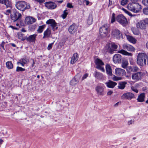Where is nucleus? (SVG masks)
I'll use <instances>...</instances> for the list:
<instances>
[{
	"label": "nucleus",
	"mask_w": 148,
	"mask_h": 148,
	"mask_svg": "<svg viewBox=\"0 0 148 148\" xmlns=\"http://www.w3.org/2000/svg\"><path fill=\"white\" fill-rule=\"evenodd\" d=\"M137 63L140 66H144L148 62V56L145 53H139L137 58Z\"/></svg>",
	"instance_id": "f257e3e1"
},
{
	"label": "nucleus",
	"mask_w": 148,
	"mask_h": 148,
	"mask_svg": "<svg viewBox=\"0 0 148 148\" xmlns=\"http://www.w3.org/2000/svg\"><path fill=\"white\" fill-rule=\"evenodd\" d=\"M110 31L109 26L107 24L102 25L99 29V34L101 38L106 37Z\"/></svg>",
	"instance_id": "f03ea898"
},
{
	"label": "nucleus",
	"mask_w": 148,
	"mask_h": 148,
	"mask_svg": "<svg viewBox=\"0 0 148 148\" xmlns=\"http://www.w3.org/2000/svg\"><path fill=\"white\" fill-rule=\"evenodd\" d=\"M16 6L18 10L22 11H24L30 8V5L29 3L23 1L17 2L16 4Z\"/></svg>",
	"instance_id": "7ed1b4c3"
},
{
	"label": "nucleus",
	"mask_w": 148,
	"mask_h": 148,
	"mask_svg": "<svg viewBox=\"0 0 148 148\" xmlns=\"http://www.w3.org/2000/svg\"><path fill=\"white\" fill-rule=\"evenodd\" d=\"M105 88V86L103 84L99 83L95 89L97 94L99 96L103 95Z\"/></svg>",
	"instance_id": "20e7f679"
},
{
	"label": "nucleus",
	"mask_w": 148,
	"mask_h": 148,
	"mask_svg": "<svg viewBox=\"0 0 148 148\" xmlns=\"http://www.w3.org/2000/svg\"><path fill=\"white\" fill-rule=\"evenodd\" d=\"M116 21L123 26L127 24V21L126 18L123 15H118L116 18Z\"/></svg>",
	"instance_id": "39448f33"
},
{
	"label": "nucleus",
	"mask_w": 148,
	"mask_h": 148,
	"mask_svg": "<svg viewBox=\"0 0 148 148\" xmlns=\"http://www.w3.org/2000/svg\"><path fill=\"white\" fill-rule=\"evenodd\" d=\"M95 63L96 65V68L101 70L103 72H104L105 70L103 67L104 64L101 60L97 58L95 60Z\"/></svg>",
	"instance_id": "423d86ee"
},
{
	"label": "nucleus",
	"mask_w": 148,
	"mask_h": 148,
	"mask_svg": "<svg viewBox=\"0 0 148 148\" xmlns=\"http://www.w3.org/2000/svg\"><path fill=\"white\" fill-rule=\"evenodd\" d=\"M46 23L51 27L53 31L56 30L58 28V25L53 19H50L46 21Z\"/></svg>",
	"instance_id": "0eeeda50"
},
{
	"label": "nucleus",
	"mask_w": 148,
	"mask_h": 148,
	"mask_svg": "<svg viewBox=\"0 0 148 148\" xmlns=\"http://www.w3.org/2000/svg\"><path fill=\"white\" fill-rule=\"evenodd\" d=\"M111 35L114 38L120 39L122 36V34L119 30L117 29H115L112 30Z\"/></svg>",
	"instance_id": "6e6552de"
},
{
	"label": "nucleus",
	"mask_w": 148,
	"mask_h": 148,
	"mask_svg": "<svg viewBox=\"0 0 148 148\" xmlns=\"http://www.w3.org/2000/svg\"><path fill=\"white\" fill-rule=\"evenodd\" d=\"M134 97L133 94L128 92L123 94L121 96V98L122 99H126L130 100Z\"/></svg>",
	"instance_id": "1a4fd4ad"
},
{
	"label": "nucleus",
	"mask_w": 148,
	"mask_h": 148,
	"mask_svg": "<svg viewBox=\"0 0 148 148\" xmlns=\"http://www.w3.org/2000/svg\"><path fill=\"white\" fill-rule=\"evenodd\" d=\"M146 23L145 19L141 20L136 24V26L138 29H146Z\"/></svg>",
	"instance_id": "9d476101"
},
{
	"label": "nucleus",
	"mask_w": 148,
	"mask_h": 148,
	"mask_svg": "<svg viewBox=\"0 0 148 148\" xmlns=\"http://www.w3.org/2000/svg\"><path fill=\"white\" fill-rule=\"evenodd\" d=\"M21 14L18 12H14L11 15L12 19L14 22L21 18Z\"/></svg>",
	"instance_id": "9b49d317"
},
{
	"label": "nucleus",
	"mask_w": 148,
	"mask_h": 148,
	"mask_svg": "<svg viewBox=\"0 0 148 148\" xmlns=\"http://www.w3.org/2000/svg\"><path fill=\"white\" fill-rule=\"evenodd\" d=\"M142 76V73L138 72L133 74L132 75V79L136 82L138 81L141 79Z\"/></svg>",
	"instance_id": "f8f14e48"
},
{
	"label": "nucleus",
	"mask_w": 148,
	"mask_h": 148,
	"mask_svg": "<svg viewBox=\"0 0 148 148\" xmlns=\"http://www.w3.org/2000/svg\"><path fill=\"white\" fill-rule=\"evenodd\" d=\"M45 6L48 8L50 9H53L56 8V5L53 2L51 1L47 2L45 3Z\"/></svg>",
	"instance_id": "ddd939ff"
},
{
	"label": "nucleus",
	"mask_w": 148,
	"mask_h": 148,
	"mask_svg": "<svg viewBox=\"0 0 148 148\" xmlns=\"http://www.w3.org/2000/svg\"><path fill=\"white\" fill-rule=\"evenodd\" d=\"M113 62L115 63L120 62L121 60V55L118 54H115L113 56Z\"/></svg>",
	"instance_id": "4468645a"
},
{
	"label": "nucleus",
	"mask_w": 148,
	"mask_h": 148,
	"mask_svg": "<svg viewBox=\"0 0 148 148\" xmlns=\"http://www.w3.org/2000/svg\"><path fill=\"white\" fill-rule=\"evenodd\" d=\"M36 21L35 18L30 16L27 17L25 20V23L27 24H31L33 23Z\"/></svg>",
	"instance_id": "2eb2a0df"
},
{
	"label": "nucleus",
	"mask_w": 148,
	"mask_h": 148,
	"mask_svg": "<svg viewBox=\"0 0 148 148\" xmlns=\"http://www.w3.org/2000/svg\"><path fill=\"white\" fill-rule=\"evenodd\" d=\"M123 48L128 51H133L135 50V49L132 46L128 44H125L123 45Z\"/></svg>",
	"instance_id": "dca6fc26"
},
{
	"label": "nucleus",
	"mask_w": 148,
	"mask_h": 148,
	"mask_svg": "<svg viewBox=\"0 0 148 148\" xmlns=\"http://www.w3.org/2000/svg\"><path fill=\"white\" fill-rule=\"evenodd\" d=\"M37 36L36 34L30 35L26 38V40L29 42L35 43Z\"/></svg>",
	"instance_id": "f3484780"
},
{
	"label": "nucleus",
	"mask_w": 148,
	"mask_h": 148,
	"mask_svg": "<svg viewBox=\"0 0 148 148\" xmlns=\"http://www.w3.org/2000/svg\"><path fill=\"white\" fill-rule=\"evenodd\" d=\"M77 27L74 24L71 25L69 28V31L70 34H74L77 31Z\"/></svg>",
	"instance_id": "a211bd4d"
},
{
	"label": "nucleus",
	"mask_w": 148,
	"mask_h": 148,
	"mask_svg": "<svg viewBox=\"0 0 148 148\" xmlns=\"http://www.w3.org/2000/svg\"><path fill=\"white\" fill-rule=\"evenodd\" d=\"M0 3L5 4L7 8H9L10 9L12 8L11 3L8 0H0Z\"/></svg>",
	"instance_id": "6ab92c4d"
},
{
	"label": "nucleus",
	"mask_w": 148,
	"mask_h": 148,
	"mask_svg": "<svg viewBox=\"0 0 148 148\" xmlns=\"http://www.w3.org/2000/svg\"><path fill=\"white\" fill-rule=\"evenodd\" d=\"M107 86L110 88H113L117 85V83L111 80L105 83Z\"/></svg>",
	"instance_id": "aec40b11"
},
{
	"label": "nucleus",
	"mask_w": 148,
	"mask_h": 148,
	"mask_svg": "<svg viewBox=\"0 0 148 148\" xmlns=\"http://www.w3.org/2000/svg\"><path fill=\"white\" fill-rule=\"evenodd\" d=\"M125 73L124 70L121 69L117 68L115 70V73L117 75L121 76Z\"/></svg>",
	"instance_id": "412c9836"
},
{
	"label": "nucleus",
	"mask_w": 148,
	"mask_h": 148,
	"mask_svg": "<svg viewBox=\"0 0 148 148\" xmlns=\"http://www.w3.org/2000/svg\"><path fill=\"white\" fill-rule=\"evenodd\" d=\"M51 30L50 28H48L45 30L43 33V38H49L51 35Z\"/></svg>",
	"instance_id": "4be33fe9"
},
{
	"label": "nucleus",
	"mask_w": 148,
	"mask_h": 148,
	"mask_svg": "<svg viewBox=\"0 0 148 148\" xmlns=\"http://www.w3.org/2000/svg\"><path fill=\"white\" fill-rule=\"evenodd\" d=\"M78 59V55L77 53L73 54L71 58V63L72 64H74Z\"/></svg>",
	"instance_id": "5701e85b"
},
{
	"label": "nucleus",
	"mask_w": 148,
	"mask_h": 148,
	"mask_svg": "<svg viewBox=\"0 0 148 148\" xmlns=\"http://www.w3.org/2000/svg\"><path fill=\"white\" fill-rule=\"evenodd\" d=\"M106 71L107 74L110 76L112 75V69L111 66L108 64H106Z\"/></svg>",
	"instance_id": "b1692460"
},
{
	"label": "nucleus",
	"mask_w": 148,
	"mask_h": 148,
	"mask_svg": "<svg viewBox=\"0 0 148 148\" xmlns=\"http://www.w3.org/2000/svg\"><path fill=\"white\" fill-rule=\"evenodd\" d=\"M126 36L127 40L130 42L134 44L136 42V39L132 36L127 35H126Z\"/></svg>",
	"instance_id": "393cba45"
},
{
	"label": "nucleus",
	"mask_w": 148,
	"mask_h": 148,
	"mask_svg": "<svg viewBox=\"0 0 148 148\" xmlns=\"http://www.w3.org/2000/svg\"><path fill=\"white\" fill-rule=\"evenodd\" d=\"M94 75L96 78L99 79H101L103 78V76L102 73L95 71L94 73Z\"/></svg>",
	"instance_id": "a878e982"
},
{
	"label": "nucleus",
	"mask_w": 148,
	"mask_h": 148,
	"mask_svg": "<svg viewBox=\"0 0 148 148\" xmlns=\"http://www.w3.org/2000/svg\"><path fill=\"white\" fill-rule=\"evenodd\" d=\"M118 53L125 56H132V53H129L124 49H121L119 51Z\"/></svg>",
	"instance_id": "bb28decb"
},
{
	"label": "nucleus",
	"mask_w": 148,
	"mask_h": 148,
	"mask_svg": "<svg viewBox=\"0 0 148 148\" xmlns=\"http://www.w3.org/2000/svg\"><path fill=\"white\" fill-rule=\"evenodd\" d=\"M145 98V94L142 93L138 96L137 100L138 102H142L144 101Z\"/></svg>",
	"instance_id": "cd10ccee"
},
{
	"label": "nucleus",
	"mask_w": 148,
	"mask_h": 148,
	"mask_svg": "<svg viewBox=\"0 0 148 148\" xmlns=\"http://www.w3.org/2000/svg\"><path fill=\"white\" fill-rule=\"evenodd\" d=\"M127 9L134 12H135V5L134 3H129L127 6Z\"/></svg>",
	"instance_id": "c85d7f7f"
},
{
	"label": "nucleus",
	"mask_w": 148,
	"mask_h": 148,
	"mask_svg": "<svg viewBox=\"0 0 148 148\" xmlns=\"http://www.w3.org/2000/svg\"><path fill=\"white\" fill-rule=\"evenodd\" d=\"M127 84V82H120L119 83L118 86V88L119 89H121V90L123 89L125 86V85Z\"/></svg>",
	"instance_id": "c756f323"
},
{
	"label": "nucleus",
	"mask_w": 148,
	"mask_h": 148,
	"mask_svg": "<svg viewBox=\"0 0 148 148\" xmlns=\"http://www.w3.org/2000/svg\"><path fill=\"white\" fill-rule=\"evenodd\" d=\"M28 62L27 60L25 59H23L19 60V62L17 63L18 65L20 64L23 66H24L25 64H26Z\"/></svg>",
	"instance_id": "7c9ffc66"
},
{
	"label": "nucleus",
	"mask_w": 148,
	"mask_h": 148,
	"mask_svg": "<svg viewBox=\"0 0 148 148\" xmlns=\"http://www.w3.org/2000/svg\"><path fill=\"white\" fill-rule=\"evenodd\" d=\"M135 5V12H138L141 8V6L138 3H134Z\"/></svg>",
	"instance_id": "2f4dec72"
},
{
	"label": "nucleus",
	"mask_w": 148,
	"mask_h": 148,
	"mask_svg": "<svg viewBox=\"0 0 148 148\" xmlns=\"http://www.w3.org/2000/svg\"><path fill=\"white\" fill-rule=\"evenodd\" d=\"M105 50L106 51L112 53L114 51V50L111 48L110 44H107L105 47Z\"/></svg>",
	"instance_id": "473e14b6"
},
{
	"label": "nucleus",
	"mask_w": 148,
	"mask_h": 148,
	"mask_svg": "<svg viewBox=\"0 0 148 148\" xmlns=\"http://www.w3.org/2000/svg\"><path fill=\"white\" fill-rule=\"evenodd\" d=\"M77 76L75 77V78L72 79L70 82V84L73 86L77 84L78 81L77 78Z\"/></svg>",
	"instance_id": "72a5a7b5"
},
{
	"label": "nucleus",
	"mask_w": 148,
	"mask_h": 148,
	"mask_svg": "<svg viewBox=\"0 0 148 148\" xmlns=\"http://www.w3.org/2000/svg\"><path fill=\"white\" fill-rule=\"evenodd\" d=\"M93 21V16L92 15H90L87 20V23L89 25L92 24Z\"/></svg>",
	"instance_id": "f704fd0d"
},
{
	"label": "nucleus",
	"mask_w": 148,
	"mask_h": 148,
	"mask_svg": "<svg viewBox=\"0 0 148 148\" xmlns=\"http://www.w3.org/2000/svg\"><path fill=\"white\" fill-rule=\"evenodd\" d=\"M6 67L9 69H12L13 68V65L11 61H8L6 63Z\"/></svg>",
	"instance_id": "c9c22d12"
},
{
	"label": "nucleus",
	"mask_w": 148,
	"mask_h": 148,
	"mask_svg": "<svg viewBox=\"0 0 148 148\" xmlns=\"http://www.w3.org/2000/svg\"><path fill=\"white\" fill-rule=\"evenodd\" d=\"M45 27V25L39 26L37 30V31L39 33H41L43 32L44 29Z\"/></svg>",
	"instance_id": "e433bc0d"
},
{
	"label": "nucleus",
	"mask_w": 148,
	"mask_h": 148,
	"mask_svg": "<svg viewBox=\"0 0 148 148\" xmlns=\"http://www.w3.org/2000/svg\"><path fill=\"white\" fill-rule=\"evenodd\" d=\"M128 64V62L127 61L125 60L123 61L121 65L122 67L124 69L126 68L127 67Z\"/></svg>",
	"instance_id": "4c0bfd02"
},
{
	"label": "nucleus",
	"mask_w": 148,
	"mask_h": 148,
	"mask_svg": "<svg viewBox=\"0 0 148 148\" xmlns=\"http://www.w3.org/2000/svg\"><path fill=\"white\" fill-rule=\"evenodd\" d=\"M18 38L22 40H25L24 35L21 33H19L18 34Z\"/></svg>",
	"instance_id": "58836bf2"
},
{
	"label": "nucleus",
	"mask_w": 148,
	"mask_h": 148,
	"mask_svg": "<svg viewBox=\"0 0 148 148\" xmlns=\"http://www.w3.org/2000/svg\"><path fill=\"white\" fill-rule=\"evenodd\" d=\"M25 70V69L21 67L18 66L16 67V71L17 72H22Z\"/></svg>",
	"instance_id": "ea45409f"
},
{
	"label": "nucleus",
	"mask_w": 148,
	"mask_h": 148,
	"mask_svg": "<svg viewBox=\"0 0 148 148\" xmlns=\"http://www.w3.org/2000/svg\"><path fill=\"white\" fill-rule=\"evenodd\" d=\"M115 15L114 13H113L112 14L111 18V23H113L115 21Z\"/></svg>",
	"instance_id": "a19ab883"
},
{
	"label": "nucleus",
	"mask_w": 148,
	"mask_h": 148,
	"mask_svg": "<svg viewBox=\"0 0 148 148\" xmlns=\"http://www.w3.org/2000/svg\"><path fill=\"white\" fill-rule=\"evenodd\" d=\"M68 14V12H67V10H64L63 14L62 15V18L64 19L65 18L66 16Z\"/></svg>",
	"instance_id": "79ce46f5"
},
{
	"label": "nucleus",
	"mask_w": 148,
	"mask_h": 148,
	"mask_svg": "<svg viewBox=\"0 0 148 148\" xmlns=\"http://www.w3.org/2000/svg\"><path fill=\"white\" fill-rule=\"evenodd\" d=\"M111 47L112 48V49L115 50L118 47L117 45L114 43H112L111 45Z\"/></svg>",
	"instance_id": "37998d69"
},
{
	"label": "nucleus",
	"mask_w": 148,
	"mask_h": 148,
	"mask_svg": "<svg viewBox=\"0 0 148 148\" xmlns=\"http://www.w3.org/2000/svg\"><path fill=\"white\" fill-rule=\"evenodd\" d=\"M142 3L145 6L148 7V0H142Z\"/></svg>",
	"instance_id": "c03bdc74"
},
{
	"label": "nucleus",
	"mask_w": 148,
	"mask_h": 148,
	"mask_svg": "<svg viewBox=\"0 0 148 148\" xmlns=\"http://www.w3.org/2000/svg\"><path fill=\"white\" fill-rule=\"evenodd\" d=\"M128 2V0H122L121 1V4L122 5H124Z\"/></svg>",
	"instance_id": "a18cd8bd"
},
{
	"label": "nucleus",
	"mask_w": 148,
	"mask_h": 148,
	"mask_svg": "<svg viewBox=\"0 0 148 148\" xmlns=\"http://www.w3.org/2000/svg\"><path fill=\"white\" fill-rule=\"evenodd\" d=\"M143 11L144 14L148 15V7L144 8L143 9Z\"/></svg>",
	"instance_id": "49530a36"
},
{
	"label": "nucleus",
	"mask_w": 148,
	"mask_h": 148,
	"mask_svg": "<svg viewBox=\"0 0 148 148\" xmlns=\"http://www.w3.org/2000/svg\"><path fill=\"white\" fill-rule=\"evenodd\" d=\"M123 10L124 11V12L126 13V14L128 15L129 16H133L132 14L130 12H129L127 10H126V9L123 8Z\"/></svg>",
	"instance_id": "de8ad7c7"
},
{
	"label": "nucleus",
	"mask_w": 148,
	"mask_h": 148,
	"mask_svg": "<svg viewBox=\"0 0 148 148\" xmlns=\"http://www.w3.org/2000/svg\"><path fill=\"white\" fill-rule=\"evenodd\" d=\"M121 77H118L114 75L112 77V79L114 81H117L121 79Z\"/></svg>",
	"instance_id": "09e8293b"
},
{
	"label": "nucleus",
	"mask_w": 148,
	"mask_h": 148,
	"mask_svg": "<svg viewBox=\"0 0 148 148\" xmlns=\"http://www.w3.org/2000/svg\"><path fill=\"white\" fill-rule=\"evenodd\" d=\"M131 89L134 92H135L136 93L138 92V90L134 86H132L131 87Z\"/></svg>",
	"instance_id": "8fccbe9b"
},
{
	"label": "nucleus",
	"mask_w": 148,
	"mask_h": 148,
	"mask_svg": "<svg viewBox=\"0 0 148 148\" xmlns=\"http://www.w3.org/2000/svg\"><path fill=\"white\" fill-rule=\"evenodd\" d=\"M139 68L138 67L136 66H134L133 67V72H136L138 70Z\"/></svg>",
	"instance_id": "3c124183"
},
{
	"label": "nucleus",
	"mask_w": 148,
	"mask_h": 148,
	"mask_svg": "<svg viewBox=\"0 0 148 148\" xmlns=\"http://www.w3.org/2000/svg\"><path fill=\"white\" fill-rule=\"evenodd\" d=\"M11 12L10 9H8L4 12V13L7 15H9Z\"/></svg>",
	"instance_id": "603ef678"
},
{
	"label": "nucleus",
	"mask_w": 148,
	"mask_h": 148,
	"mask_svg": "<svg viewBox=\"0 0 148 148\" xmlns=\"http://www.w3.org/2000/svg\"><path fill=\"white\" fill-rule=\"evenodd\" d=\"M127 71L129 72H133V67L128 66L127 68Z\"/></svg>",
	"instance_id": "864d4df0"
},
{
	"label": "nucleus",
	"mask_w": 148,
	"mask_h": 148,
	"mask_svg": "<svg viewBox=\"0 0 148 148\" xmlns=\"http://www.w3.org/2000/svg\"><path fill=\"white\" fill-rule=\"evenodd\" d=\"M54 42L51 43L49 44L47 47V49L48 50H49L52 48V47L53 44Z\"/></svg>",
	"instance_id": "5fc2aeb1"
},
{
	"label": "nucleus",
	"mask_w": 148,
	"mask_h": 148,
	"mask_svg": "<svg viewBox=\"0 0 148 148\" xmlns=\"http://www.w3.org/2000/svg\"><path fill=\"white\" fill-rule=\"evenodd\" d=\"M88 75L87 73H86L84 74L82 78V80H83L84 79H86L88 76Z\"/></svg>",
	"instance_id": "6e6d98bb"
},
{
	"label": "nucleus",
	"mask_w": 148,
	"mask_h": 148,
	"mask_svg": "<svg viewBox=\"0 0 148 148\" xmlns=\"http://www.w3.org/2000/svg\"><path fill=\"white\" fill-rule=\"evenodd\" d=\"M4 42L3 41L1 44L0 45V49H1V48L3 49H4Z\"/></svg>",
	"instance_id": "4d7b16f0"
},
{
	"label": "nucleus",
	"mask_w": 148,
	"mask_h": 148,
	"mask_svg": "<svg viewBox=\"0 0 148 148\" xmlns=\"http://www.w3.org/2000/svg\"><path fill=\"white\" fill-rule=\"evenodd\" d=\"M113 91L111 90H109L107 93V95L108 96L111 95L113 93Z\"/></svg>",
	"instance_id": "13d9d810"
},
{
	"label": "nucleus",
	"mask_w": 148,
	"mask_h": 148,
	"mask_svg": "<svg viewBox=\"0 0 148 148\" xmlns=\"http://www.w3.org/2000/svg\"><path fill=\"white\" fill-rule=\"evenodd\" d=\"M134 121L133 120H131L128 122V124L129 125H131L134 123Z\"/></svg>",
	"instance_id": "bf43d9fd"
},
{
	"label": "nucleus",
	"mask_w": 148,
	"mask_h": 148,
	"mask_svg": "<svg viewBox=\"0 0 148 148\" xmlns=\"http://www.w3.org/2000/svg\"><path fill=\"white\" fill-rule=\"evenodd\" d=\"M67 6L70 8H73V6L70 3H69L67 4Z\"/></svg>",
	"instance_id": "052dcab7"
},
{
	"label": "nucleus",
	"mask_w": 148,
	"mask_h": 148,
	"mask_svg": "<svg viewBox=\"0 0 148 148\" xmlns=\"http://www.w3.org/2000/svg\"><path fill=\"white\" fill-rule=\"evenodd\" d=\"M83 2L86 4V5H88L90 3V2L88 1L87 0H84V1Z\"/></svg>",
	"instance_id": "680f3d73"
},
{
	"label": "nucleus",
	"mask_w": 148,
	"mask_h": 148,
	"mask_svg": "<svg viewBox=\"0 0 148 148\" xmlns=\"http://www.w3.org/2000/svg\"><path fill=\"white\" fill-rule=\"evenodd\" d=\"M129 60L130 64L133 65L134 64V62L133 61L132 59V58H130Z\"/></svg>",
	"instance_id": "e2e57ef3"
},
{
	"label": "nucleus",
	"mask_w": 148,
	"mask_h": 148,
	"mask_svg": "<svg viewBox=\"0 0 148 148\" xmlns=\"http://www.w3.org/2000/svg\"><path fill=\"white\" fill-rule=\"evenodd\" d=\"M138 0H131L132 3H137L136 2Z\"/></svg>",
	"instance_id": "0e129e2a"
},
{
	"label": "nucleus",
	"mask_w": 148,
	"mask_h": 148,
	"mask_svg": "<svg viewBox=\"0 0 148 148\" xmlns=\"http://www.w3.org/2000/svg\"><path fill=\"white\" fill-rule=\"evenodd\" d=\"M145 23L146 24L148 25V18H146L145 19Z\"/></svg>",
	"instance_id": "69168bd1"
},
{
	"label": "nucleus",
	"mask_w": 148,
	"mask_h": 148,
	"mask_svg": "<svg viewBox=\"0 0 148 148\" xmlns=\"http://www.w3.org/2000/svg\"><path fill=\"white\" fill-rule=\"evenodd\" d=\"M11 45L13 47H16V45L14 43H11Z\"/></svg>",
	"instance_id": "338daca9"
},
{
	"label": "nucleus",
	"mask_w": 148,
	"mask_h": 148,
	"mask_svg": "<svg viewBox=\"0 0 148 148\" xmlns=\"http://www.w3.org/2000/svg\"><path fill=\"white\" fill-rule=\"evenodd\" d=\"M146 47L148 49V41L147 42L146 44Z\"/></svg>",
	"instance_id": "774afa93"
}]
</instances>
